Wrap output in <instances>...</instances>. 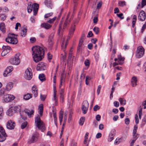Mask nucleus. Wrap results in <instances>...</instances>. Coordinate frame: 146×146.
<instances>
[{
    "label": "nucleus",
    "instance_id": "5701e85b",
    "mask_svg": "<svg viewBox=\"0 0 146 146\" xmlns=\"http://www.w3.org/2000/svg\"><path fill=\"white\" fill-rule=\"evenodd\" d=\"M66 78V76L63 73H62L61 74L60 80V86L62 85V84L65 81Z\"/></svg>",
    "mask_w": 146,
    "mask_h": 146
},
{
    "label": "nucleus",
    "instance_id": "2f4dec72",
    "mask_svg": "<svg viewBox=\"0 0 146 146\" xmlns=\"http://www.w3.org/2000/svg\"><path fill=\"white\" fill-rule=\"evenodd\" d=\"M38 77L40 80L42 82H43L45 80V75L43 74H40L39 75Z\"/></svg>",
    "mask_w": 146,
    "mask_h": 146
},
{
    "label": "nucleus",
    "instance_id": "423d86ee",
    "mask_svg": "<svg viewBox=\"0 0 146 146\" xmlns=\"http://www.w3.org/2000/svg\"><path fill=\"white\" fill-rule=\"evenodd\" d=\"M15 98L14 96L10 94L4 95L3 97V102L6 103L9 102L13 100Z\"/></svg>",
    "mask_w": 146,
    "mask_h": 146
},
{
    "label": "nucleus",
    "instance_id": "f03ea898",
    "mask_svg": "<svg viewBox=\"0 0 146 146\" xmlns=\"http://www.w3.org/2000/svg\"><path fill=\"white\" fill-rule=\"evenodd\" d=\"M39 5L36 3L33 4L32 2L29 3L27 7L28 12L30 13L33 9V13L34 15H36L37 14L38 9Z\"/></svg>",
    "mask_w": 146,
    "mask_h": 146
},
{
    "label": "nucleus",
    "instance_id": "4468645a",
    "mask_svg": "<svg viewBox=\"0 0 146 146\" xmlns=\"http://www.w3.org/2000/svg\"><path fill=\"white\" fill-rule=\"evenodd\" d=\"M38 134L36 133L33 134L29 141L30 143H33L36 142L38 139Z\"/></svg>",
    "mask_w": 146,
    "mask_h": 146
},
{
    "label": "nucleus",
    "instance_id": "09e8293b",
    "mask_svg": "<svg viewBox=\"0 0 146 146\" xmlns=\"http://www.w3.org/2000/svg\"><path fill=\"white\" fill-rule=\"evenodd\" d=\"M93 31L96 34H97L99 32V28L97 27H95L93 29Z\"/></svg>",
    "mask_w": 146,
    "mask_h": 146
},
{
    "label": "nucleus",
    "instance_id": "a211bd4d",
    "mask_svg": "<svg viewBox=\"0 0 146 146\" xmlns=\"http://www.w3.org/2000/svg\"><path fill=\"white\" fill-rule=\"evenodd\" d=\"M52 26L48 23H42L40 25L41 27L44 28L46 29H49Z\"/></svg>",
    "mask_w": 146,
    "mask_h": 146
},
{
    "label": "nucleus",
    "instance_id": "6ab92c4d",
    "mask_svg": "<svg viewBox=\"0 0 146 146\" xmlns=\"http://www.w3.org/2000/svg\"><path fill=\"white\" fill-rule=\"evenodd\" d=\"M75 25H73L71 26L69 31L68 37H70V36L73 35L74 32L75 30Z\"/></svg>",
    "mask_w": 146,
    "mask_h": 146
},
{
    "label": "nucleus",
    "instance_id": "f257e3e1",
    "mask_svg": "<svg viewBox=\"0 0 146 146\" xmlns=\"http://www.w3.org/2000/svg\"><path fill=\"white\" fill-rule=\"evenodd\" d=\"M32 55L34 61L37 62L41 61L43 58L44 54V51L42 47L39 46H35L32 48Z\"/></svg>",
    "mask_w": 146,
    "mask_h": 146
},
{
    "label": "nucleus",
    "instance_id": "5fc2aeb1",
    "mask_svg": "<svg viewBox=\"0 0 146 146\" xmlns=\"http://www.w3.org/2000/svg\"><path fill=\"white\" fill-rule=\"evenodd\" d=\"M3 109L2 108H0V119H1L3 115Z\"/></svg>",
    "mask_w": 146,
    "mask_h": 146
},
{
    "label": "nucleus",
    "instance_id": "0e129e2a",
    "mask_svg": "<svg viewBox=\"0 0 146 146\" xmlns=\"http://www.w3.org/2000/svg\"><path fill=\"white\" fill-rule=\"evenodd\" d=\"M133 139L135 140H137V139L139 137V135L137 134L136 133L135 135L134 136L133 135Z\"/></svg>",
    "mask_w": 146,
    "mask_h": 146
},
{
    "label": "nucleus",
    "instance_id": "39448f33",
    "mask_svg": "<svg viewBox=\"0 0 146 146\" xmlns=\"http://www.w3.org/2000/svg\"><path fill=\"white\" fill-rule=\"evenodd\" d=\"M20 55V54L19 53H17L15 54L13 59L10 60V62L12 64L16 65L19 64L20 62V59L19 58Z\"/></svg>",
    "mask_w": 146,
    "mask_h": 146
},
{
    "label": "nucleus",
    "instance_id": "864d4df0",
    "mask_svg": "<svg viewBox=\"0 0 146 146\" xmlns=\"http://www.w3.org/2000/svg\"><path fill=\"white\" fill-rule=\"evenodd\" d=\"M9 52L6 50H3L1 54V55L2 56H5Z\"/></svg>",
    "mask_w": 146,
    "mask_h": 146
},
{
    "label": "nucleus",
    "instance_id": "c85d7f7f",
    "mask_svg": "<svg viewBox=\"0 0 146 146\" xmlns=\"http://www.w3.org/2000/svg\"><path fill=\"white\" fill-rule=\"evenodd\" d=\"M32 94H27L24 96V99L25 100H27L32 98Z\"/></svg>",
    "mask_w": 146,
    "mask_h": 146
},
{
    "label": "nucleus",
    "instance_id": "1a4fd4ad",
    "mask_svg": "<svg viewBox=\"0 0 146 146\" xmlns=\"http://www.w3.org/2000/svg\"><path fill=\"white\" fill-rule=\"evenodd\" d=\"M0 132L1 134H0V142H3L5 139L6 134L4 128L1 126H0Z\"/></svg>",
    "mask_w": 146,
    "mask_h": 146
},
{
    "label": "nucleus",
    "instance_id": "603ef678",
    "mask_svg": "<svg viewBox=\"0 0 146 146\" xmlns=\"http://www.w3.org/2000/svg\"><path fill=\"white\" fill-rule=\"evenodd\" d=\"M135 121L136 124H138L139 123V119L138 117V115L137 114H136L135 116Z\"/></svg>",
    "mask_w": 146,
    "mask_h": 146
},
{
    "label": "nucleus",
    "instance_id": "473e14b6",
    "mask_svg": "<svg viewBox=\"0 0 146 146\" xmlns=\"http://www.w3.org/2000/svg\"><path fill=\"white\" fill-rule=\"evenodd\" d=\"M85 120V118L84 117H82L81 118L79 121V124L81 125H82Z\"/></svg>",
    "mask_w": 146,
    "mask_h": 146
},
{
    "label": "nucleus",
    "instance_id": "aec40b11",
    "mask_svg": "<svg viewBox=\"0 0 146 146\" xmlns=\"http://www.w3.org/2000/svg\"><path fill=\"white\" fill-rule=\"evenodd\" d=\"M27 29L25 27H23L22 28V30L20 33L21 35L23 37L25 36L26 35Z\"/></svg>",
    "mask_w": 146,
    "mask_h": 146
},
{
    "label": "nucleus",
    "instance_id": "2eb2a0df",
    "mask_svg": "<svg viewBox=\"0 0 146 146\" xmlns=\"http://www.w3.org/2000/svg\"><path fill=\"white\" fill-rule=\"evenodd\" d=\"M137 77L135 76H133L131 80V83L132 86L133 87H135L137 85Z\"/></svg>",
    "mask_w": 146,
    "mask_h": 146
},
{
    "label": "nucleus",
    "instance_id": "a19ab883",
    "mask_svg": "<svg viewBox=\"0 0 146 146\" xmlns=\"http://www.w3.org/2000/svg\"><path fill=\"white\" fill-rule=\"evenodd\" d=\"M119 5L121 7H123L125 5V1H119L118 2Z\"/></svg>",
    "mask_w": 146,
    "mask_h": 146
},
{
    "label": "nucleus",
    "instance_id": "20e7f679",
    "mask_svg": "<svg viewBox=\"0 0 146 146\" xmlns=\"http://www.w3.org/2000/svg\"><path fill=\"white\" fill-rule=\"evenodd\" d=\"M5 41L8 43L12 44H16L18 42L17 38L15 37L13 34H11L5 39Z\"/></svg>",
    "mask_w": 146,
    "mask_h": 146
},
{
    "label": "nucleus",
    "instance_id": "a878e982",
    "mask_svg": "<svg viewBox=\"0 0 146 146\" xmlns=\"http://www.w3.org/2000/svg\"><path fill=\"white\" fill-rule=\"evenodd\" d=\"M14 112L15 111H13L11 108V109L8 110L7 112V114L8 116H10L12 115Z\"/></svg>",
    "mask_w": 146,
    "mask_h": 146
},
{
    "label": "nucleus",
    "instance_id": "9b49d317",
    "mask_svg": "<svg viewBox=\"0 0 146 146\" xmlns=\"http://www.w3.org/2000/svg\"><path fill=\"white\" fill-rule=\"evenodd\" d=\"M46 64L41 62L38 64L36 68V69L37 71H43L46 69Z\"/></svg>",
    "mask_w": 146,
    "mask_h": 146
},
{
    "label": "nucleus",
    "instance_id": "ddd939ff",
    "mask_svg": "<svg viewBox=\"0 0 146 146\" xmlns=\"http://www.w3.org/2000/svg\"><path fill=\"white\" fill-rule=\"evenodd\" d=\"M13 70L12 66H10L7 67L4 71L3 75L4 76L7 77L10 75L11 73Z\"/></svg>",
    "mask_w": 146,
    "mask_h": 146
},
{
    "label": "nucleus",
    "instance_id": "b1692460",
    "mask_svg": "<svg viewBox=\"0 0 146 146\" xmlns=\"http://www.w3.org/2000/svg\"><path fill=\"white\" fill-rule=\"evenodd\" d=\"M13 87V84L12 82H9L6 85V90L9 91Z\"/></svg>",
    "mask_w": 146,
    "mask_h": 146
},
{
    "label": "nucleus",
    "instance_id": "7c9ffc66",
    "mask_svg": "<svg viewBox=\"0 0 146 146\" xmlns=\"http://www.w3.org/2000/svg\"><path fill=\"white\" fill-rule=\"evenodd\" d=\"M38 112L40 114V116L42 115L43 111V106L42 104H40L38 108Z\"/></svg>",
    "mask_w": 146,
    "mask_h": 146
},
{
    "label": "nucleus",
    "instance_id": "f3484780",
    "mask_svg": "<svg viewBox=\"0 0 146 146\" xmlns=\"http://www.w3.org/2000/svg\"><path fill=\"white\" fill-rule=\"evenodd\" d=\"M45 5L48 7L52 9L53 5L50 0H46L45 1Z\"/></svg>",
    "mask_w": 146,
    "mask_h": 146
},
{
    "label": "nucleus",
    "instance_id": "f8f14e48",
    "mask_svg": "<svg viewBox=\"0 0 146 146\" xmlns=\"http://www.w3.org/2000/svg\"><path fill=\"white\" fill-rule=\"evenodd\" d=\"M15 125L14 122L11 120H9L7 123V127L9 129H13Z\"/></svg>",
    "mask_w": 146,
    "mask_h": 146
},
{
    "label": "nucleus",
    "instance_id": "9d476101",
    "mask_svg": "<svg viewBox=\"0 0 146 146\" xmlns=\"http://www.w3.org/2000/svg\"><path fill=\"white\" fill-rule=\"evenodd\" d=\"M89 104L88 101L85 100L84 101L82 104V113L83 114H86L88 111Z\"/></svg>",
    "mask_w": 146,
    "mask_h": 146
},
{
    "label": "nucleus",
    "instance_id": "de8ad7c7",
    "mask_svg": "<svg viewBox=\"0 0 146 146\" xmlns=\"http://www.w3.org/2000/svg\"><path fill=\"white\" fill-rule=\"evenodd\" d=\"M67 115H68V112L67 111H65L64 113V122H66V121Z\"/></svg>",
    "mask_w": 146,
    "mask_h": 146
},
{
    "label": "nucleus",
    "instance_id": "6e6d98bb",
    "mask_svg": "<svg viewBox=\"0 0 146 146\" xmlns=\"http://www.w3.org/2000/svg\"><path fill=\"white\" fill-rule=\"evenodd\" d=\"M102 4V2L101 1H100L97 5V8L98 9H99L101 7Z\"/></svg>",
    "mask_w": 146,
    "mask_h": 146
},
{
    "label": "nucleus",
    "instance_id": "e2e57ef3",
    "mask_svg": "<svg viewBox=\"0 0 146 146\" xmlns=\"http://www.w3.org/2000/svg\"><path fill=\"white\" fill-rule=\"evenodd\" d=\"M125 123L126 125H128L130 122V120L128 118H126L125 120Z\"/></svg>",
    "mask_w": 146,
    "mask_h": 146
},
{
    "label": "nucleus",
    "instance_id": "8fccbe9b",
    "mask_svg": "<svg viewBox=\"0 0 146 146\" xmlns=\"http://www.w3.org/2000/svg\"><path fill=\"white\" fill-rule=\"evenodd\" d=\"M60 102L61 103H63L64 101V95L62 93H60Z\"/></svg>",
    "mask_w": 146,
    "mask_h": 146
},
{
    "label": "nucleus",
    "instance_id": "69168bd1",
    "mask_svg": "<svg viewBox=\"0 0 146 146\" xmlns=\"http://www.w3.org/2000/svg\"><path fill=\"white\" fill-rule=\"evenodd\" d=\"M93 35V34L92 33V32L91 31H90L88 32V35L87 36V37H92Z\"/></svg>",
    "mask_w": 146,
    "mask_h": 146
},
{
    "label": "nucleus",
    "instance_id": "4d7b16f0",
    "mask_svg": "<svg viewBox=\"0 0 146 146\" xmlns=\"http://www.w3.org/2000/svg\"><path fill=\"white\" fill-rule=\"evenodd\" d=\"M114 105L116 108L118 107L119 106V103L118 102L115 101L113 103Z\"/></svg>",
    "mask_w": 146,
    "mask_h": 146
},
{
    "label": "nucleus",
    "instance_id": "680f3d73",
    "mask_svg": "<svg viewBox=\"0 0 146 146\" xmlns=\"http://www.w3.org/2000/svg\"><path fill=\"white\" fill-rule=\"evenodd\" d=\"M72 117V113H70L69 115V117L68 120V122L69 123Z\"/></svg>",
    "mask_w": 146,
    "mask_h": 146
},
{
    "label": "nucleus",
    "instance_id": "49530a36",
    "mask_svg": "<svg viewBox=\"0 0 146 146\" xmlns=\"http://www.w3.org/2000/svg\"><path fill=\"white\" fill-rule=\"evenodd\" d=\"M53 13L52 12L46 14L44 15V17L45 18H48L52 16L53 15Z\"/></svg>",
    "mask_w": 146,
    "mask_h": 146
},
{
    "label": "nucleus",
    "instance_id": "79ce46f5",
    "mask_svg": "<svg viewBox=\"0 0 146 146\" xmlns=\"http://www.w3.org/2000/svg\"><path fill=\"white\" fill-rule=\"evenodd\" d=\"M54 36V34L53 33H52L51 34V35L48 37V41L49 42H52Z\"/></svg>",
    "mask_w": 146,
    "mask_h": 146
},
{
    "label": "nucleus",
    "instance_id": "4c0bfd02",
    "mask_svg": "<svg viewBox=\"0 0 146 146\" xmlns=\"http://www.w3.org/2000/svg\"><path fill=\"white\" fill-rule=\"evenodd\" d=\"M70 21V19H66L65 21L64 22V28L67 26V25L68 24Z\"/></svg>",
    "mask_w": 146,
    "mask_h": 146
},
{
    "label": "nucleus",
    "instance_id": "58836bf2",
    "mask_svg": "<svg viewBox=\"0 0 146 146\" xmlns=\"http://www.w3.org/2000/svg\"><path fill=\"white\" fill-rule=\"evenodd\" d=\"M91 79L90 78L89 76H87L86 77V80H85V82L86 84L87 85H88L89 84V80H90Z\"/></svg>",
    "mask_w": 146,
    "mask_h": 146
},
{
    "label": "nucleus",
    "instance_id": "cd10ccee",
    "mask_svg": "<svg viewBox=\"0 0 146 146\" xmlns=\"http://www.w3.org/2000/svg\"><path fill=\"white\" fill-rule=\"evenodd\" d=\"M0 29L1 31L3 33H5V24L3 23H1L0 24Z\"/></svg>",
    "mask_w": 146,
    "mask_h": 146
},
{
    "label": "nucleus",
    "instance_id": "c756f323",
    "mask_svg": "<svg viewBox=\"0 0 146 146\" xmlns=\"http://www.w3.org/2000/svg\"><path fill=\"white\" fill-rule=\"evenodd\" d=\"M63 111H60L59 113V118L60 124L61 125L63 118Z\"/></svg>",
    "mask_w": 146,
    "mask_h": 146
},
{
    "label": "nucleus",
    "instance_id": "e433bc0d",
    "mask_svg": "<svg viewBox=\"0 0 146 146\" xmlns=\"http://www.w3.org/2000/svg\"><path fill=\"white\" fill-rule=\"evenodd\" d=\"M138 127L136 125H135L134 127V129L133 131V135L134 136L136 134V133L137 130V129Z\"/></svg>",
    "mask_w": 146,
    "mask_h": 146
},
{
    "label": "nucleus",
    "instance_id": "0eeeda50",
    "mask_svg": "<svg viewBox=\"0 0 146 146\" xmlns=\"http://www.w3.org/2000/svg\"><path fill=\"white\" fill-rule=\"evenodd\" d=\"M24 77L25 78L28 80H30L33 76L31 70L30 68H27L25 71Z\"/></svg>",
    "mask_w": 146,
    "mask_h": 146
},
{
    "label": "nucleus",
    "instance_id": "412c9836",
    "mask_svg": "<svg viewBox=\"0 0 146 146\" xmlns=\"http://www.w3.org/2000/svg\"><path fill=\"white\" fill-rule=\"evenodd\" d=\"M25 111L26 113L27 114L29 117H30L31 115H33L34 113V111L33 110H30L27 109H25Z\"/></svg>",
    "mask_w": 146,
    "mask_h": 146
},
{
    "label": "nucleus",
    "instance_id": "bf43d9fd",
    "mask_svg": "<svg viewBox=\"0 0 146 146\" xmlns=\"http://www.w3.org/2000/svg\"><path fill=\"white\" fill-rule=\"evenodd\" d=\"M100 108V107L98 105L95 106L94 108V111H96L98 110H99Z\"/></svg>",
    "mask_w": 146,
    "mask_h": 146
},
{
    "label": "nucleus",
    "instance_id": "bb28decb",
    "mask_svg": "<svg viewBox=\"0 0 146 146\" xmlns=\"http://www.w3.org/2000/svg\"><path fill=\"white\" fill-rule=\"evenodd\" d=\"M119 101L121 105H124L126 104V101L124 98H120L119 99Z\"/></svg>",
    "mask_w": 146,
    "mask_h": 146
},
{
    "label": "nucleus",
    "instance_id": "13d9d810",
    "mask_svg": "<svg viewBox=\"0 0 146 146\" xmlns=\"http://www.w3.org/2000/svg\"><path fill=\"white\" fill-rule=\"evenodd\" d=\"M47 55L48 60H51L52 59V55L50 53H48L47 54Z\"/></svg>",
    "mask_w": 146,
    "mask_h": 146
},
{
    "label": "nucleus",
    "instance_id": "a18cd8bd",
    "mask_svg": "<svg viewBox=\"0 0 146 146\" xmlns=\"http://www.w3.org/2000/svg\"><path fill=\"white\" fill-rule=\"evenodd\" d=\"M27 121L23 122L21 125V127L22 129H24L27 126Z\"/></svg>",
    "mask_w": 146,
    "mask_h": 146
},
{
    "label": "nucleus",
    "instance_id": "72a5a7b5",
    "mask_svg": "<svg viewBox=\"0 0 146 146\" xmlns=\"http://www.w3.org/2000/svg\"><path fill=\"white\" fill-rule=\"evenodd\" d=\"M2 48L4 49V50H6L8 52H9L10 50L11 49V48L9 46H8L3 45V46Z\"/></svg>",
    "mask_w": 146,
    "mask_h": 146
},
{
    "label": "nucleus",
    "instance_id": "338daca9",
    "mask_svg": "<svg viewBox=\"0 0 146 146\" xmlns=\"http://www.w3.org/2000/svg\"><path fill=\"white\" fill-rule=\"evenodd\" d=\"M96 119L97 121H99L100 120V118H101V116L100 115H98V114L97 115H96Z\"/></svg>",
    "mask_w": 146,
    "mask_h": 146
},
{
    "label": "nucleus",
    "instance_id": "4be33fe9",
    "mask_svg": "<svg viewBox=\"0 0 146 146\" xmlns=\"http://www.w3.org/2000/svg\"><path fill=\"white\" fill-rule=\"evenodd\" d=\"M138 17V18H145L146 15L145 12L143 10L141 11Z\"/></svg>",
    "mask_w": 146,
    "mask_h": 146
},
{
    "label": "nucleus",
    "instance_id": "7ed1b4c3",
    "mask_svg": "<svg viewBox=\"0 0 146 146\" xmlns=\"http://www.w3.org/2000/svg\"><path fill=\"white\" fill-rule=\"evenodd\" d=\"M35 125L38 129L42 131H44L45 130L44 124L42 121L39 115H38L35 119Z\"/></svg>",
    "mask_w": 146,
    "mask_h": 146
},
{
    "label": "nucleus",
    "instance_id": "c9c22d12",
    "mask_svg": "<svg viewBox=\"0 0 146 146\" xmlns=\"http://www.w3.org/2000/svg\"><path fill=\"white\" fill-rule=\"evenodd\" d=\"M98 12L95 11L92 13V18H98Z\"/></svg>",
    "mask_w": 146,
    "mask_h": 146
},
{
    "label": "nucleus",
    "instance_id": "3c124183",
    "mask_svg": "<svg viewBox=\"0 0 146 146\" xmlns=\"http://www.w3.org/2000/svg\"><path fill=\"white\" fill-rule=\"evenodd\" d=\"M46 97V96L45 95H43L41 94L40 95V98L42 101H44L45 100Z\"/></svg>",
    "mask_w": 146,
    "mask_h": 146
},
{
    "label": "nucleus",
    "instance_id": "052dcab7",
    "mask_svg": "<svg viewBox=\"0 0 146 146\" xmlns=\"http://www.w3.org/2000/svg\"><path fill=\"white\" fill-rule=\"evenodd\" d=\"M145 5H146V0H142V7H143Z\"/></svg>",
    "mask_w": 146,
    "mask_h": 146
},
{
    "label": "nucleus",
    "instance_id": "37998d69",
    "mask_svg": "<svg viewBox=\"0 0 146 146\" xmlns=\"http://www.w3.org/2000/svg\"><path fill=\"white\" fill-rule=\"evenodd\" d=\"M115 130L113 129L111 130L110 132L109 135L114 137L115 133Z\"/></svg>",
    "mask_w": 146,
    "mask_h": 146
},
{
    "label": "nucleus",
    "instance_id": "ea45409f",
    "mask_svg": "<svg viewBox=\"0 0 146 146\" xmlns=\"http://www.w3.org/2000/svg\"><path fill=\"white\" fill-rule=\"evenodd\" d=\"M53 100L55 101V104H57V100L56 99V93L55 91L54 92Z\"/></svg>",
    "mask_w": 146,
    "mask_h": 146
},
{
    "label": "nucleus",
    "instance_id": "dca6fc26",
    "mask_svg": "<svg viewBox=\"0 0 146 146\" xmlns=\"http://www.w3.org/2000/svg\"><path fill=\"white\" fill-rule=\"evenodd\" d=\"M32 93L34 94L35 97H36L37 96L38 91L36 86H34L32 87Z\"/></svg>",
    "mask_w": 146,
    "mask_h": 146
},
{
    "label": "nucleus",
    "instance_id": "c03bdc74",
    "mask_svg": "<svg viewBox=\"0 0 146 146\" xmlns=\"http://www.w3.org/2000/svg\"><path fill=\"white\" fill-rule=\"evenodd\" d=\"M83 40L82 39L80 40L79 43V44L78 46V51H79L80 50V47L81 46L82 44Z\"/></svg>",
    "mask_w": 146,
    "mask_h": 146
},
{
    "label": "nucleus",
    "instance_id": "393cba45",
    "mask_svg": "<svg viewBox=\"0 0 146 146\" xmlns=\"http://www.w3.org/2000/svg\"><path fill=\"white\" fill-rule=\"evenodd\" d=\"M70 38V37H68V39L67 40V41L65 43V44H64V41L65 40V38L64 37L62 39V44L61 45V47L62 48V49H64L66 47V45H67V40H68Z\"/></svg>",
    "mask_w": 146,
    "mask_h": 146
},
{
    "label": "nucleus",
    "instance_id": "f704fd0d",
    "mask_svg": "<svg viewBox=\"0 0 146 146\" xmlns=\"http://www.w3.org/2000/svg\"><path fill=\"white\" fill-rule=\"evenodd\" d=\"M12 108L13 111L15 112L19 111L20 109V107L19 106H16L12 107Z\"/></svg>",
    "mask_w": 146,
    "mask_h": 146
},
{
    "label": "nucleus",
    "instance_id": "774afa93",
    "mask_svg": "<svg viewBox=\"0 0 146 146\" xmlns=\"http://www.w3.org/2000/svg\"><path fill=\"white\" fill-rule=\"evenodd\" d=\"M146 28V22L143 25L142 29H141V32H143L144 30Z\"/></svg>",
    "mask_w": 146,
    "mask_h": 146
},
{
    "label": "nucleus",
    "instance_id": "6e6552de",
    "mask_svg": "<svg viewBox=\"0 0 146 146\" xmlns=\"http://www.w3.org/2000/svg\"><path fill=\"white\" fill-rule=\"evenodd\" d=\"M144 53V49L141 46L138 47L137 49L136 54L137 58H139L142 57Z\"/></svg>",
    "mask_w": 146,
    "mask_h": 146
}]
</instances>
